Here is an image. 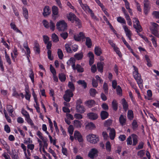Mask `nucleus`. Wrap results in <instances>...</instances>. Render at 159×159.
Returning a JSON list of instances; mask_svg holds the SVG:
<instances>
[{"label": "nucleus", "instance_id": "obj_1", "mask_svg": "<svg viewBox=\"0 0 159 159\" xmlns=\"http://www.w3.org/2000/svg\"><path fill=\"white\" fill-rule=\"evenodd\" d=\"M133 67L134 70L133 72V76L136 80L139 87L140 89L143 88V80L141 78V75L138 73V69L136 67L134 66H133Z\"/></svg>", "mask_w": 159, "mask_h": 159}, {"label": "nucleus", "instance_id": "obj_2", "mask_svg": "<svg viewBox=\"0 0 159 159\" xmlns=\"http://www.w3.org/2000/svg\"><path fill=\"white\" fill-rule=\"evenodd\" d=\"M57 28L59 31H64L67 29V24L64 20L57 22L56 24Z\"/></svg>", "mask_w": 159, "mask_h": 159}, {"label": "nucleus", "instance_id": "obj_3", "mask_svg": "<svg viewBox=\"0 0 159 159\" xmlns=\"http://www.w3.org/2000/svg\"><path fill=\"white\" fill-rule=\"evenodd\" d=\"M87 140L91 143L95 144L99 141L98 136L93 134H90L87 136Z\"/></svg>", "mask_w": 159, "mask_h": 159}, {"label": "nucleus", "instance_id": "obj_4", "mask_svg": "<svg viewBox=\"0 0 159 159\" xmlns=\"http://www.w3.org/2000/svg\"><path fill=\"white\" fill-rule=\"evenodd\" d=\"M73 96V94L70 89H67L65 91V94L63 96L64 100L66 102H69L70 100V98Z\"/></svg>", "mask_w": 159, "mask_h": 159}, {"label": "nucleus", "instance_id": "obj_5", "mask_svg": "<svg viewBox=\"0 0 159 159\" xmlns=\"http://www.w3.org/2000/svg\"><path fill=\"white\" fill-rule=\"evenodd\" d=\"M133 20V22L136 24V25L134 24L133 27L136 29L137 33H138L139 31L141 32L142 31V29L140 25L139 21L136 18H134Z\"/></svg>", "mask_w": 159, "mask_h": 159}, {"label": "nucleus", "instance_id": "obj_6", "mask_svg": "<svg viewBox=\"0 0 159 159\" xmlns=\"http://www.w3.org/2000/svg\"><path fill=\"white\" fill-rule=\"evenodd\" d=\"M98 151L95 148H92L89 151L88 156L90 158L93 159L98 156Z\"/></svg>", "mask_w": 159, "mask_h": 159}, {"label": "nucleus", "instance_id": "obj_7", "mask_svg": "<svg viewBox=\"0 0 159 159\" xmlns=\"http://www.w3.org/2000/svg\"><path fill=\"white\" fill-rule=\"evenodd\" d=\"M75 139L77 140L79 142H82L83 141L82 136L80 133L78 131H75L74 133Z\"/></svg>", "mask_w": 159, "mask_h": 159}, {"label": "nucleus", "instance_id": "obj_8", "mask_svg": "<svg viewBox=\"0 0 159 159\" xmlns=\"http://www.w3.org/2000/svg\"><path fill=\"white\" fill-rule=\"evenodd\" d=\"M52 18L55 20L57 17V15L58 14V9L57 6H53L52 7Z\"/></svg>", "mask_w": 159, "mask_h": 159}, {"label": "nucleus", "instance_id": "obj_9", "mask_svg": "<svg viewBox=\"0 0 159 159\" xmlns=\"http://www.w3.org/2000/svg\"><path fill=\"white\" fill-rule=\"evenodd\" d=\"M110 45H111V47L113 48V50L115 51L116 53L120 57L122 56V54L120 51L119 49L118 48L116 44L111 41H110Z\"/></svg>", "mask_w": 159, "mask_h": 159}, {"label": "nucleus", "instance_id": "obj_10", "mask_svg": "<svg viewBox=\"0 0 159 159\" xmlns=\"http://www.w3.org/2000/svg\"><path fill=\"white\" fill-rule=\"evenodd\" d=\"M119 122L121 125L123 126L126 124V117L123 115H121L119 118Z\"/></svg>", "mask_w": 159, "mask_h": 159}, {"label": "nucleus", "instance_id": "obj_11", "mask_svg": "<svg viewBox=\"0 0 159 159\" xmlns=\"http://www.w3.org/2000/svg\"><path fill=\"white\" fill-rule=\"evenodd\" d=\"M131 136L133 140L132 145L135 146L138 143L139 137L137 135L134 134H131Z\"/></svg>", "mask_w": 159, "mask_h": 159}, {"label": "nucleus", "instance_id": "obj_12", "mask_svg": "<svg viewBox=\"0 0 159 159\" xmlns=\"http://www.w3.org/2000/svg\"><path fill=\"white\" fill-rule=\"evenodd\" d=\"M87 116L89 119L92 120H96L98 117L97 114L93 112L88 113Z\"/></svg>", "mask_w": 159, "mask_h": 159}, {"label": "nucleus", "instance_id": "obj_13", "mask_svg": "<svg viewBox=\"0 0 159 159\" xmlns=\"http://www.w3.org/2000/svg\"><path fill=\"white\" fill-rule=\"evenodd\" d=\"M88 55L90 58L89 65L91 66L94 62V55L92 52H90L88 53Z\"/></svg>", "mask_w": 159, "mask_h": 159}, {"label": "nucleus", "instance_id": "obj_14", "mask_svg": "<svg viewBox=\"0 0 159 159\" xmlns=\"http://www.w3.org/2000/svg\"><path fill=\"white\" fill-rule=\"evenodd\" d=\"M50 13L49 7L48 6H46L43 9V15L44 16H47L49 15Z\"/></svg>", "mask_w": 159, "mask_h": 159}, {"label": "nucleus", "instance_id": "obj_15", "mask_svg": "<svg viewBox=\"0 0 159 159\" xmlns=\"http://www.w3.org/2000/svg\"><path fill=\"white\" fill-rule=\"evenodd\" d=\"M131 127L134 131H136L138 129V124L136 120H133L131 123Z\"/></svg>", "mask_w": 159, "mask_h": 159}, {"label": "nucleus", "instance_id": "obj_16", "mask_svg": "<svg viewBox=\"0 0 159 159\" xmlns=\"http://www.w3.org/2000/svg\"><path fill=\"white\" fill-rule=\"evenodd\" d=\"M116 134V132L115 129L114 128H110V139L113 140Z\"/></svg>", "mask_w": 159, "mask_h": 159}, {"label": "nucleus", "instance_id": "obj_17", "mask_svg": "<svg viewBox=\"0 0 159 159\" xmlns=\"http://www.w3.org/2000/svg\"><path fill=\"white\" fill-rule=\"evenodd\" d=\"M86 128L87 129H93L95 128L96 127L95 125L92 122L88 123L85 126Z\"/></svg>", "mask_w": 159, "mask_h": 159}, {"label": "nucleus", "instance_id": "obj_18", "mask_svg": "<svg viewBox=\"0 0 159 159\" xmlns=\"http://www.w3.org/2000/svg\"><path fill=\"white\" fill-rule=\"evenodd\" d=\"M94 52L95 54L98 56H100L102 54V50L100 47L96 46L94 49Z\"/></svg>", "mask_w": 159, "mask_h": 159}, {"label": "nucleus", "instance_id": "obj_19", "mask_svg": "<svg viewBox=\"0 0 159 159\" xmlns=\"http://www.w3.org/2000/svg\"><path fill=\"white\" fill-rule=\"evenodd\" d=\"M85 105L89 108L92 107L95 104V101L93 100H89L85 102Z\"/></svg>", "mask_w": 159, "mask_h": 159}, {"label": "nucleus", "instance_id": "obj_20", "mask_svg": "<svg viewBox=\"0 0 159 159\" xmlns=\"http://www.w3.org/2000/svg\"><path fill=\"white\" fill-rule=\"evenodd\" d=\"M85 44L88 48H90L92 46V42L91 39L89 37L86 38Z\"/></svg>", "mask_w": 159, "mask_h": 159}, {"label": "nucleus", "instance_id": "obj_21", "mask_svg": "<svg viewBox=\"0 0 159 159\" xmlns=\"http://www.w3.org/2000/svg\"><path fill=\"white\" fill-rule=\"evenodd\" d=\"M67 17L69 20L72 22L75 20L76 16L74 14L71 13L67 16Z\"/></svg>", "mask_w": 159, "mask_h": 159}, {"label": "nucleus", "instance_id": "obj_22", "mask_svg": "<svg viewBox=\"0 0 159 159\" xmlns=\"http://www.w3.org/2000/svg\"><path fill=\"white\" fill-rule=\"evenodd\" d=\"M101 119L102 120H105L106 119L108 116V113L105 111H102L100 114Z\"/></svg>", "mask_w": 159, "mask_h": 159}, {"label": "nucleus", "instance_id": "obj_23", "mask_svg": "<svg viewBox=\"0 0 159 159\" xmlns=\"http://www.w3.org/2000/svg\"><path fill=\"white\" fill-rule=\"evenodd\" d=\"M0 142L3 145L4 148L6 150H8L9 148V146L8 145L7 142L3 139H0Z\"/></svg>", "mask_w": 159, "mask_h": 159}, {"label": "nucleus", "instance_id": "obj_24", "mask_svg": "<svg viewBox=\"0 0 159 159\" xmlns=\"http://www.w3.org/2000/svg\"><path fill=\"white\" fill-rule=\"evenodd\" d=\"M103 62L98 63L97 64V67L98 71L102 72L103 71Z\"/></svg>", "mask_w": 159, "mask_h": 159}, {"label": "nucleus", "instance_id": "obj_25", "mask_svg": "<svg viewBox=\"0 0 159 159\" xmlns=\"http://www.w3.org/2000/svg\"><path fill=\"white\" fill-rule=\"evenodd\" d=\"M127 117L130 120H132L134 117V114L132 110H128Z\"/></svg>", "mask_w": 159, "mask_h": 159}, {"label": "nucleus", "instance_id": "obj_26", "mask_svg": "<svg viewBox=\"0 0 159 159\" xmlns=\"http://www.w3.org/2000/svg\"><path fill=\"white\" fill-rule=\"evenodd\" d=\"M23 14L25 19H28L29 17L28 11L26 8H23Z\"/></svg>", "mask_w": 159, "mask_h": 159}, {"label": "nucleus", "instance_id": "obj_27", "mask_svg": "<svg viewBox=\"0 0 159 159\" xmlns=\"http://www.w3.org/2000/svg\"><path fill=\"white\" fill-rule=\"evenodd\" d=\"M121 103L123 105V108L126 109L128 108V105L125 98H122L121 100Z\"/></svg>", "mask_w": 159, "mask_h": 159}, {"label": "nucleus", "instance_id": "obj_28", "mask_svg": "<svg viewBox=\"0 0 159 159\" xmlns=\"http://www.w3.org/2000/svg\"><path fill=\"white\" fill-rule=\"evenodd\" d=\"M74 126L78 128H81L82 126V124L81 122L78 120H75L74 121Z\"/></svg>", "mask_w": 159, "mask_h": 159}, {"label": "nucleus", "instance_id": "obj_29", "mask_svg": "<svg viewBox=\"0 0 159 159\" xmlns=\"http://www.w3.org/2000/svg\"><path fill=\"white\" fill-rule=\"evenodd\" d=\"M144 143L143 141L139 142L136 148V149L139 150L143 148L144 147Z\"/></svg>", "mask_w": 159, "mask_h": 159}, {"label": "nucleus", "instance_id": "obj_30", "mask_svg": "<svg viewBox=\"0 0 159 159\" xmlns=\"http://www.w3.org/2000/svg\"><path fill=\"white\" fill-rule=\"evenodd\" d=\"M59 78L62 82H64L66 79L65 75L62 73L59 74Z\"/></svg>", "mask_w": 159, "mask_h": 159}, {"label": "nucleus", "instance_id": "obj_31", "mask_svg": "<svg viewBox=\"0 0 159 159\" xmlns=\"http://www.w3.org/2000/svg\"><path fill=\"white\" fill-rule=\"evenodd\" d=\"M52 40L54 43H57L59 41L58 36L55 33L53 34L52 35Z\"/></svg>", "mask_w": 159, "mask_h": 159}, {"label": "nucleus", "instance_id": "obj_32", "mask_svg": "<svg viewBox=\"0 0 159 159\" xmlns=\"http://www.w3.org/2000/svg\"><path fill=\"white\" fill-rule=\"evenodd\" d=\"M80 5L84 11H88L91 10L89 7L86 4H84L82 3Z\"/></svg>", "mask_w": 159, "mask_h": 159}, {"label": "nucleus", "instance_id": "obj_33", "mask_svg": "<svg viewBox=\"0 0 159 159\" xmlns=\"http://www.w3.org/2000/svg\"><path fill=\"white\" fill-rule=\"evenodd\" d=\"M75 57L77 60H80L83 57V54L82 52L79 53H77L75 55Z\"/></svg>", "mask_w": 159, "mask_h": 159}, {"label": "nucleus", "instance_id": "obj_34", "mask_svg": "<svg viewBox=\"0 0 159 159\" xmlns=\"http://www.w3.org/2000/svg\"><path fill=\"white\" fill-rule=\"evenodd\" d=\"M77 83L79 84L82 85L84 89L87 87V84L84 80H79L77 81Z\"/></svg>", "mask_w": 159, "mask_h": 159}, {"label": "nucleus", "instance_id": "obj_35", "mask_svg": "<svg viewBox=\"0 0 159 159\" xmlns=\"http://www.w3.org/2000/svg\"><path fill=\"white\" fill-rule=\"evenodd\" d=\"M144 151V150H141L138 151L137 152L138 156H139V157L140 158L143 157L145 155V152Z\"/></svg>", "mask_w": 159, "mask_h": 159}, {"label": "nucleus", "instance_id": "obj_36", "mask_svg": "<svg viewBox=\"0 0 159 159\" xmlns=\"http://www.w3.org/2000/svg\"><path fill=\"white\" fill-rule=\"evenodd\" d=\"M75 21L76 25L78 26L79 28H80L81 26V21L77 17L74 20Z\"/></svg>", "mask_w": 159, "mask_h": 159}, {"label": "nucleus", "instance_id": "obj_37", "mask_svg": "<svg viewBox=\"0 0 159 159\" xmlns=\"http://www.w3.org/2000/svg\"><path fill=\"white\" fill-rule=\"evenodd\" d=\"M25 119L28 124L30 125L32 127L34 125L33 121L30 118V116L26 118Z\"/></svg>", "mask_w": 159, "mask_h": 159}, {"label": "nucleus", "instance_id": "obj_38", "mask_svg": "<svg viewBox=\"0 0 159 159\" xmlns=\"http://www.w3.org/2000/svg\"><path fill=\"white\" fill-rule=\"evenodd\" d=\"M57 53L59 58L60 59H62L63 57V54L62 50L60 49H58Z\"/></svg>", "mask_w": 159, "mask_h": 159}, {"label": "nucleus", "instance_id": "obj_39", "mask_svg": "<svg viewBox=\"0 0 159 159\" xmlns=\"http://www.w3.org/2000/svg\"><path fill=\"white\" fill-rule=\"evenodd\" d=\"M76 69L79 72H82L84 71V69L79 64H77L76 66Z\"/></svg>", "mask_w": 159, "mask_h": 159}, {"label": "nucleus", "instance_id": "obj_40", "mask_svg": "<svg viewBox=\"0 0 159 159\" xmlns=\"http://www.w3.org/2000/svg\"><path fill=\"white\" fill-rule=\"evenodd\" d=\"M132 138L131 134L129 136L127 139L126 142L127 145H132Z\"/></svg>", "mask_w": 159, "mask_h": 159}, {"label": "nucleus", "instance_id": "obj_41", "mask_svg": "<svg viewBox=\"0 0 159 159\" xmlns=\"http://www.w3.org/2000/svg\"><path fill=\"white\" fill-rule=\"evenodd\" d=\"M4 110V112L5 115V117L7 120V121L9 122V123H11V119L10 117L8 116V114L6 113V110Z\"/></svg>", "mask_w": 159, "mask_h": 159}, {"label": "nucleus", "instance_id": "obj_42", "mask_svg": "<svg viewBox=\"0 0 159 159\" xmlns=\"http://www.w3.org/2000/svg\"><path fill=\"white\" fill-rule=\"evenodd\" d=\"M103 88L105 94H108V87L107 84L105 82L104 83Z\"/></svg>", "mask_w": 159, "mask_h": 159}, {"label": "nucleus", "instance_id": "obj_43", "mask_svg": "<svg viewBox=\"0 0 159 159\" xmlns=\"http://www.w3.org/2000/svg\"><path fill=\"white\" fill-rule=\"evenodd\" d=\"M90 95L92 96H94L97 93L96 90L94 89H91L89 91Z\"/></svg>", "mask_w": 159, "mask_h": 159}, {"label": "nucleus", "instance_id": "obj_44", "mask_svg": "<svg viewBox=\"0 0 159 159\" xmlns=\"http://www.w3.org/2000/svg\"><path fill=\"white\" fill-rule=\"evenodd\" d=\"M49 26L50 27L51 29L53 31L55 29V24L51 20L49 22Z\"/></svg>", "mask_w": 159, "mask_h": 159}, {"label": "nucleus", "instance_id": "obj_45", "mask_svg": "<svg viewBox=\"0 0 159 159\" xmlns=\"http://www.w3.org/2000/svg\"><path fill=\"white\" fill-rule=\"evenodd\" d=\"M117 21L121 23H123L124 24H126L125 20L124 19V18L121 17H119L117 18Z\"/></svg>", "mask_w": 159, "mask_h": 159}, {"label": "nucleus", "instance_id": "obj_46", "mask_svg": "<svg viewBox=\"0 0 159 159\" xmlns=\"http://www.w3.org/2000/svg\"><path fill=\"white\" fill-rule=\"evenodd\" d=\"M68 87L70 88L71 91H74L75 90V87L74 84L71 82H69L68 84Z\"/></svg>", "mask_w": 159, "mask_h": 159}, {"label": "nucleus", "instance_id": "obj_47", "mask_svg": "<svg viewBox=\"0 0 159 159\" xmlns=\"http://www.w3.org/2000/svg\"><path fill=\"white\" fill-rule=\"evenodd\" d=\"M74 131V128L72 125H70L68 128V132L70 135H72Z\"/></svg>", "mask_w": 159, "mask_h": 159}, {"label": "nucleus", "instance_id": "obj_48", "mask_svg": "<svg viewBox=\"0 0 159 159\" xmlns=\"http://www.w3.org/2000/svg\"><path fill=\"white\" fill-rule=\"evenodd\" d=\"M61 36L64 39H66L68 36V34L66 32H63L60 34Z\"/></svg>", "mask_w": 159, "mask_h": 159}, {"label": "nucleus", "instance_id": "obj_49", "mask_svg": "<svg viewBox=\"0 0 159 159\" xmlns=\"http://www.w3.org/2000/svg\"><path fill=\"white\" fill-rule=\"evenodd\" d=\"M112 106L113 109H117V104L116 101L114 100L112 102Z\"/></svg>", "mask_w": 159, "mask_h": 159}, {"label": "nucleus", "instance_id": "obj_50", "mask_svg": "<svg viewBox=\"0 0 159 159\" xmlns=\"http://www.w3.org/2000/svg\"><path fill=\"white\" fill-rule=\"evenodd\" d=\"M104 126L107 127V130H109V119H108L105 121L104 124Z\"/></svg>", "mask_w": 159, "mask_h": 159}, {"label": "nucleus", "instance_id": "obj_51", "mask_svg": "<svg viewBox=\"0 0 159 159\" xmlns=\"http://www.w3.org/2000/svg\"><path fill=\"white\" fill-rule=\"evenodd\" d=\"M111 86L114 89H115L117 87V83L116 80H114L112 81Z\"/></svg>", "mask_w": 159, "mask_h": 159}, {"label": "nucleus", "instance_id": "obj_52", "mask_svg": "<svg viewBox=\"0 0 159 159\" xmlns=\"http://www.w3.org/2000/svg\"><path fill=\"white\" fill-rule=\"evenodd\" d=\"M22 114L25 116V119L30 116L29 113L25 110H21Z\"/></svg>", "mask_w": 159, "mask_h": 159}, {"label": "nucleus", "instance_id": "obj_53", "mask_svg": "<svg viewBox=\"0 0 159 159\" xmlns=\"http://www.w3.org/2000/svg\"><path fill=\"white\" fill-rule=\"evenodd\" d=\"M64 104L65 106L63 107L62 109H69L70 107V104L66 102H64Z\"/></svg>", "mask_w": 159, "mask_h": 159}, {"label": "nucleus", "instance_id": "obj_54", "mask_svg": "<svg viewBox=\"0 0 159 159\" xmlns=\"http://www.w3.org/2000/svg\"><path fill=\"white\" fill-rule=\"evenodd\" d=\"M43 40L45 44L47 43L49 41V38L47 35H44L43 36Z\"/></svg>", "mask_w": 159, "mask_h": 159}, {"label": "nucleus", "instance_id": "obj_55", "mask_svg": "<svg viewBox=\"0 0 159 159\" xmlns=\"http://www.w3.org/2000/svg\"><path fill=\"white\" fill-rule=\"evenodd\" d=\"M116 89V92L118 95H121L122 93V89L120 86H117Z\"/></svg>", "mask_w": 159, "mask_h": 159}, {"label": "nucleus", "instance_id": "obj_56", "mask_svg": "<svg viewBox=\"0 0 159 159\" xmlns=\"http://www.w3.org/2000/svg\"><path fill=\"white\" fill-rule=\"evenodd\" d=\"M50 69L51 71L53 74V76L56 75V71L54 68L51 65H50Z\"/></svg>", "mask_w": 159, "mask_h": 159}, {"label": "nucleus", "instance_id": "obj_57", "mask_svg": "<svg viewBox=\"0 0 159 159\" xmlns=\"http://www.w3.org/2000/svg\"><path fill=\"white\" fill-rule=\"evenodd\" d=\"M4 130L7 133H9L11 132V129L10 127H9L8 125H6L4 126Z\"/></svg>", "mask_w": 159, "mask_h": 159}, {"label": "nucleus", "instance_id": "obj_58", "mask_svg": "<svg viewBox=\"0 0 159 159\" xmlns=\"http://www.w3.org/2000/svg\"><path fill=\"white\" fill-rule=\"evenodd\" d=\"M61 151L62 154L64 155H65L66 156H67L68 153L67 151V149L66 148H64L63 147H62Z\"/></svg>", "mask_w": 159, "mask_h": 159}, {"label": "nucleus", "instance_id": "obj_59", "mask_svg": "<svg viewBox=\"0 0 159 159\" xmlns=\"http://www.w3.org/2000/svg\"><path fill=\"white\" fill-rule=\"evenodd\" d=\"M65 47L66 50L68 52L71 53L72 52V50L69 45L66 44Z\"/></svg>", "mask_w": 159, "mask_h": 159}, {"label": "nucleus", "instance_id": "obj_60", "mask_svg": "<svg viewBox=\"0 0 159 159\" xmlns=\"http://www.w3.org/2000/svg\"><path fill=\"white\" fill-rule=\"evenodd\" d=\"M74 117L77 119H81L83 118L82 116L80 114L76 113L74 115Z\"/></svg>", "mask_w": 159, "mask_h": 159}, {"label": "nucleus", "instance_id": "obj_61", "mask_svg": "<svg viewBox=\"0 0 159 159\" xmlns=\"http://www.w3.org/2000/svg\"><path fill=\"white\" fill-rule=\"evenodd\" d=\"M13 93L12 94V95L17 98L20 96V95L17 93V92L16 91V89L15 88H14L13 89Z\"/></svg>", "mask_w": 159, "mask_h": 159}, {"label": "nucleus", "instance_id": "obj_62", "mask_svg": "<svg viewBox=\"0 0 159 159\" xmlns=\"http://www.w3.org/2000/svg\"><path fill=\"white\" fill-rule=\"evenodd\" d=\"M92 84L93 86L94 87L96 88L98 86V83L96 80L94 79H93L92 80Z\"/></svg>", "mask_w": 159, "mask_h": 159}, {"label": "nucleus", "instance_id": "obj_63", "mask_svg": "<svg viewBox=\"0 0 159 159\" xmlns=\"http://www.w3.org/2000/svg\"><path fill=\"white\" fill-rule=\"evenodd\" d=\"M126 137L125 134L120 135L119 137V140L122 141H124L126 139Z\"/></svg>", "mask_w": 159, "mask_h": 159}, {"label": "nucleus", "instance_id": "obj_64", "mask_svg": "<svg viewBox=\"0 0 159 159\" xmlns=\"http://www.w3.org/2000/svg\"><path fill=\"white\" fill-rule=\"evenodd\" d=\"M43 23L44 27L46 28H48L49 27V23L46 20H44L43 21Z\"/></svg>", "mask_w": 159, "mask_h": 159}]
</instances>
